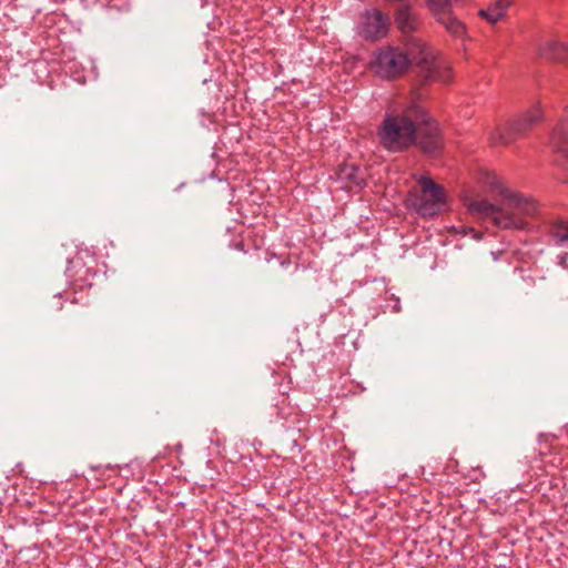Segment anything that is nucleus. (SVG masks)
Masks as SVG:
<instances>
[{
    "label": "nucleus",
    "mask_w": 568,
    "mask_h": 568,
    "mask_svg": "<svg viewBox=\"0 0 568 568\" xmlns=\"http://www.w3.org/2000/svg\"><path fill=\"white\" fill-rule=\"evenodd\" d=\"M389 19L378 10L366 11L361 17L359 32L372 41L379 40L387 34Z\"/></svg>",
    "instance_id": "nucleus-7"
},
{
    "label": "nucleus",
    "mask_w": 568,
    "mask_h": 568,
    "mask_svg": "<svg viewBox=\"0 0 568 568\" xmlns=\"http://www.w3.org/2000/svg\"><path fill=\"white\" fill-rule=\"evenodd\" d=\"M408 203L423 217H432L445 210L446 196L440 185L430 179L420 178L409 192Z\"/></svg>",
    "instance_id": "nucleus-4"
},
{
    "label": "nucleus",
    "mask_w": 568,
    "mask_h": 568,
    "mask_svg": "<svg viewBox=\"0 0 568 568\" xmlns=\"http://www.w3.org/2000/svg\"><path fill=\"white\" fill-rule=\"evenodd\" d=\"M419 97L420 94L414 91L407 104L386 113L377 130V138L383 148L392 152H402L410 145H417L427 154L439 152L443 140L438 125L416 103Z\"/></svg>",
    "instance_id": "nucleus-1"
},
{
    "label": "nucleus",
    "mask_w": 568,
    "mask_h": 568,
    "mask_svg": "<svg viewBox=\"0 0 568 568\" xmlns=\"http://www.w3.org/2000/svg\"><path fill=\"white\" fill-rule=\"evenodd\" d=\"M549 235L557 245H568V220H557L549 227Z\"/></svg>",
    "instance_id": "nucleus-13"
},
{
    "label": "nucleus",
    "mask_w": 568,
    "mask_h": 568,
    "mask_svg": "<svg viewBox=\"0 0 568 568\" xmlns=\"http://www.w3.org/2000/svg\"><path fill=\"white\" fill-rule=\"evenodd\" d=\"M422 42L419 39H413L408 45L407 53L397 48H385L375 54L371 62L372 70L379 77L385 79H394L402 75L410 63H416L412 57V50L415 55L420 58L418 49L413 48L414 43Z\"/></svg>",
    "instance_id": "nucleus-3"
},
{
    "label": "nucleus",
    "mask_w": 568,
    "mask_h": 568,
    "mask_svg": "<svg viewBox=\"0 0 568 568\" xmlns=\"http://www.w3.org/2000/svg\"><path fill=\"white\" fill-rule=\"evenodd\" d=\"M341 181L349 182L356 186H361L364 182V174L354 164H345L337 171Z\"/></svg>",
    "instance_id": "nucleus-12"
},
{
    "label": "nucleus",
    "mask_w": 568,
    "mask_h": 568,
    "mask_svg": "<svg viewBox=\"0 0 568 568\" xmlns=\"http://www.w3.org/2000/svg\"><path fill=\"white\" fill-rule=\"evenodd\" d=\"M468 212L475 217L504 230H524L528 219L537 214V203L506 187L500 189V199L490 203L485 199L470 200Z\"/></svg>",
    "instance_id": "nucleus-2"
},
{
    "label": "nucleus",
    "mask_w": 568,
    "mask_h": 568,
    "mask_svg": "<svg viewBox=\"0 0 568 568\" xmlns=\"http://www.w3.org/2000/svg\"><path fill=\"white\" fill-rule=\"evenodd\" d=\"M428 7L437 21L445 27L446 31L455 37H463L464 24L452 13L450 0H428Z\"/></svg>",
    "instance_id": "nucleus-8"
},
{
    "label": "nucleus",
    "mask_w": 568,
    "mask_h": 568,
    "mask_svg": "<svg viewBox=\"0 0 568 568\" xmlns=\"http://www.w3.org/2000/svg\"><path fill=\"white\" fill-rule=\"evenodd\" d=\"M514 0H495L487 9H481L479 16L486 19L489 23L504 19L507 9L513 4Z\"/></svg>",
    "instance_id": "nucleus-10"
},
{
    "label": "nucleus",
    "mask_w": 568,
    "mask_h": 568,
    "mask_svg": "<svg viewBox=\"0 0 568 568\" xmlns=\"http://www.w3.org/2000/svg\"><path fill=\"white\" fill-rule=\"evenodd\" d=\"M540 119V111L532 109L521 118L515 120L509 128H497L490 134V142L494 145L509 144L516 136L525 134Z\"/></svg>",
    "instance_id": "nucleus-6"
},
{
    "label": "nucleus",
    "mask_w": 568,
    "mask_h": 568,
    "mask_svg": "<svg viewBox=\"0 0 568 568\" xmlns=\"http://www.w3.org/2000/svg\"><path fill=\"white\" fill-rule=\"evenodd\" d=\"M538 54L547 61L560 62L568 65V42L549 40L539 49Z\"/></svg>",
    "instance_id": "nucleus-9"
},
{
    "label": "nucleus",
    "mask_w": 568,
    "mask_h": 568,
    "mask_svg": "<svg viewBox=\"0 0 568 568\" xmlns=\"http://www.w3.org/2000/svg\"><path fill=\"white\" fill-rule=\"evenodd\" d=\"M413 48L418 49L420 58L415 55L413 50L412 57L416 60L425 79L444 83L449 81V67L444 61L436 60L434 52L424 42H416Z\"/></svg>",
    "instance_id": "nucleus-5"
},
{
    "label": "nucleus",
    "mask_w": 568,
    "mask_h": 568,
    "mask_svg": "<svg viewBox=\"0 0 568 568\" xmlns=\"http://www.w3.org/2000/svg\"><path fill=\"white\" fill-rule=\"evenodd\" d=\"M395 22L403 33H409L416 29V17L407 6H403L397 10Z\"/></svg>",
    "instance_id": "nucleus-11"
}]
</instances>
